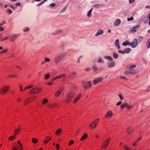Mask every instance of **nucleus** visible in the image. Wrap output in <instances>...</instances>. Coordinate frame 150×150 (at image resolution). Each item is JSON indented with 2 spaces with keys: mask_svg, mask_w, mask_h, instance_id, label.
Returning <instances> with one entry per match:
<instances>
[{
  "mask_svg": "<svg viewBox=\"0 0 150 150\" xmlns=\"http://www.w3.org/2000/svg\"><path fill=\"white\" fill-rule=\"evenodd\" d=\"M18 36V35L15 34L11 36L9 38L10 41L12 42L15 40Z\"/></svg>",
  "mask_w": 150,
  "mask_h": 150,
  "instance_id": "15",
  "label": "nucleus"
},
{
  "mask_svg": "<svg viewBox=\"0 0 150 150\" xmlns=\"http://www.w3.org/2000/svg\"><path fill=\"white\" fill-rule=\"evenodd\" d=\"M4 29L3 27L0 26V31H4Z\"/></svg>",
  "mask_w": 150,
  "mask_h": 150,
  "instance_id": "60",
  "label": "nucleus"
},
{
  "mask_svg": "<svg viewBox=\"0 0 150 150\" xmlns=\"http://www.w3.org/2000/svg\"><path fill=\"white\" fill-rule=\"evenodd\" d=\"M10 87L8 85L3 86L0 89V93L1 94H6L9 89Z\"/></svg>",
  "mask_w": 150,
  "mask_h": 150,
  "instance_id": "3",
  "label": "nucleus"
},
{
  "mask_svg": "<svg viewBox=\"0 0 150 150\" xmlns=\"http://www.w3.org/2000/svg\"><path fill=\"white\" fill-rule=\"evenodd\" d=\"M115 65V63L114 62H112L108 63V67H112L114 66Z\"/></svg>",
  "mask_w": 150,
  "mask_h": 150,
  "instance_id": "29",
  "label": "nucleus"
},
{
  "mask_svg": "<svg viewBox=\"0 0 150 150\" xmlns=\"http://www.w3.org/2000/svg\"><path fill=\"white\" fill-rule=\"evenodd\" d=\"M50 75L49 74H46L45 76V79H48L50 77Z\"/></svg>",
  "mask_w": 150,
  "mask_h": 150,
  "instance_id": "46",
  "label": "nucleus"
},
{
  "mask_svg": "<svg viewBox=\"0 0 150 150\" xmlns=\"http://www.w3.org/2000/svg\"><path fill=\"white\" fill-rule=\"evenodd\" d=\"M129 43L130 42H129V41L127 40L122 43V45L125 46L128 45H129Z\"/></svg>",
  "mask_w": 150,
  "mask_h": 150,
  "instance_id": "37",
  "label": "nucleus"
},
{
  "mask_svg": "<svg viewBox=\"0 0 150 150\" xmlns=\"http://www.w3.org/2000/svg\"><path fill=\"white\" fill-rule=\"evenodd\" d=\"M99 122L100 119L99 118L95 119L91 123L89 124V128L90 129H96Z\"/></svg>",
  "mask_w": 150,
  "mask_h": 150,
  "instance_id": "2",
  "label": "nucleus"
},
{
  "mask_svg": "<svg viewBox=\"0 0 150 150\" xmlns=\"http://www.w3.org/2000/svg\"><path fill=\"white\" fill-rule=\"evenodd\" d=\"M62 91L58 90L56 91L54 93V96L55 97H57L59 96L61 94Z\"/></svg>",
  "mask_w": 150,
  "mask_h": 150,
  "instance_id": "24",
  "label": "nucleus"
},
{
  "mask_svg": "<svg viewBox=\"0 0 150 150\" xmlns=\"http://www.w3.org/2000/svg\"><path fill=\"white\" fill-rule=\"evenodd\" d=\"M74 144V142L73 140H71L70 141L68 144V145L69 146H71L73 145Z\"/></svg>",
  "mask_w": 150,
  "mask_h": 150,
  "instance_id": "35",
  "label": "nucleus"
},
{
  "mask_svg": "<svg viewBox=\"0 0 150 150\" xmlns=\"http://www.w3.org/2000/svg\"><path fill=\"white\" fill-rule=\"evenodd\" d=\"M75 94L74 91L70 92L68 93L65 96V101L67 103H70Z\"/></svg>",
  "mask_w": 150,
  "mask_h": 150,
  "instance_id": "1",
  "label": "nucleus"
},
{
  "mask_svg": "<svg viewBox=\"0 0 150 150\" xmlns=\"http://www.w3.org/2000/svg\"><path fill=\"white\" fill-rule=\"evenodd\" d=\"M97 62L98 63H103L104 61L100 57H99L98 59L97 60Z\"/></svg>",
  "mask_w": 150,
  "mask_h": 150,
  "instance_id": "42",
  "label": "nucleus"
},
{
  "mask_svg": "<svg viewBox=\"0 0 150 150\" xmlns=\"http://www.w3.org/2000/svg\"><path fill=\"white\" fill-rule=\"evenodd\" d=\"M64 57V56L62 55H61L59 56H58L56 57L55 59V61L56 63H58Z\"/></svg>",
  "mask_w": 150,
  "mask_h": 150,
  "instance_id": "17",
  "label": "nucleus"
},
{
  "mask_svg": "<svg viewBox=\"0 0 150 150\" xmlns=\"http://www.w3.org/2000/svg\"><path fill=\"white\" fill-rule=\"evenodd\" d=\"M93 8H92L87 13V16L88 17H90L91 16V13L92 11Z\"/></svg>",
  "mask_w": 150,
  "mask_h": 150,
  "instance_id": "43",
  "label": "nucleus"
},
{
  "mask_svg": "<svg viewBox=\"0 0 150 150\" xmlns=\"http://www.w3.org/2000/svg\"><path fill=\"white\" fill-rule=\"evenodd\" d=\"M50 61L49 58H45V62H50Z\"/></svg>",
  "mask_w": 150,
  "mask_h": 150,
  "instance_id": "52",
  "label": "nucleus"
},
{
  "mask_svg": "<svg viewBox=\"0 0 150 150\" xmlns=\"http://www.w3.org/2000/svg\"><path fill=\"white\" fill-rule=\"evenodd\" d=\"M122 103V102L121 101H120L119 102H118V103H117L116 105H117V106H118L119 105H120Z\"/></svg>",
  "mask_w": 150,
  "mask_h": 150,
  "instance_id": "59",
  "label": "nucleus"
},
{
  "mask_svg": "<svg viewBox=\"0 0 150 150\" xmlns=\"http://www.w3.org/2000/svg\"><path fill=\"white\" fill-rule=\"evenodd\" d=\"M31 102L29 98H28L25 100L24 102V104L25 105H27L28 103H31Z\"/></svg>",
  "mask_w": 150,
  "mask_h": 150,
  "instance_id": "26",
  "label": "nucleus"
},
{
  "mask_svg": "<svg viewBox=\"0 0 150 150\" xmlns=\"http://www.w3.org/2000/svg\"><path fill=\"white\" fill-rule=\"evenodd\" d=\"M106 58L108 59V60L112 61V58L110 56H108L106 57Z\"/></svg>",
  "mask_w": 150,
  "mask_h": 150,
  "instance_id": "49",
  "label": "nucleus"
},
{
  "mask_svg": "<svg viewBox=\"0 0 150 150\" xmlns=\"http://www.w3.org/2000/svg\"><path fill=\"white\" fill-rule=\"evenodd\" d=\"M131 51V49L130 48H127L125 49L123 51L121 50H119L118 52L119 53H121L122 54H124L125 53H129Z\"/></svg>",
  "mask_w": 150,
  "mask_h": 150,
  "instance_id": "14",
  "label": "nucleus"
},
{
  "mask_svg": "<svg viewBox=\"0 0 150 150\" xmlns=\"http://www.w3.org/2000/svg\"><path fill=\"white\" fill-rule=\"evenodd\" d=\"M55 6V4L54 3H52L50 4V6L51 7H54Z\"/></svg>",
  "mask_w": 150,
  "mask_h": 150,
  "instance_id": "57",
  "label": "nucleus"
},
{
  "mask_svg": "<svg viewBox=\"0 0 150 150\" xmlns=\"http://www.w3.org/2000/svg\"><path fill=\"white\" fill-rule=\"evenodd\" d=\"M55 146L57 148L56 150H58L60 148L59 144H57Z\"/></svg>",
  "mask_w": 150,
  "mask_h": 150,
  "instance_id": "48",
  "label": "nucleus"
},
{
  "mask_svg": "<svg viewBox=\"0 0 150 150\" xmlns=\"http://www.w3.org/2000/svg\"><path fill=\"white\" fill-rule=\"evenodd\" d=\"M113 115V113L112 111L110 110L108 111L105 116L106 118H110Z\"/></svg>",
  "mask_w": 150,
  "mask_h": 150,
  "instance_id": "10",
  "label": "nucleus"
},
{
  "mask_svg": "<svg viewBox=\"0 0 150 150\" xmlns=\"http://www.w3.org/2000/svg\"><path fill=\"white\" fill-rule=\"evenodd\" d=\"M127 19L128 21H130L133 20L134 18L132 17H130V18H128Z\"/></svg>",
  "mask_w": 150,
  "mask_h": 150,
  "instance_id": "55",
  "label": "nucleus"
},
{
  "mask_svg": "<svg viewBox=\"0 0 150 150\" xmlns=\"http://www.w3.org/2000/svg\"><path fill=\"white\" fill-rule=\"evenodd\" d=\"M17 143L18 144H19V146L23 145L21 143V142L19 141Z\"/></svg>",
  "mask_w": 150,
  "mask_h": 150,
  "instance_id": "63",
  "label": "nucleus"
},
{
  "mask_svg": "<svg viewBox=\"0 0 150 150\" xmlns=\"http://www.w3.org/2000/svg\"><path fill=\"white\" fill-rule=\"evenodd\" d=\"M51 139V137L47 136L45 137V139L44 141V143L45 144H46L49 142V141Z\"/></svg>",
  "mask_w": 150,
  "mask_h": 150,
  "instance_id": "20",
  "label": "nucleus"
},
{
  "mask_svg": "<svg viewBox=\"0 0 150 150\" xmlns=\"http://www.w3.org/2000/svg\"><path fill=\"white\" fill-rule=\"evenodd\" d=\"M42 89L41 87H37L33 88L30 91L31 94H36L39 93L42 91Z\"/></svg>",
  "mask_w": 150,
  "mask_h": 150,
  "instance_id": "6",
  "label": "nucleus"
},
{
  "mask_svg": "<svg viewBox=\"0 0 150 150\" xmlns=\"http://www.w3.org/2000/svg\"><path fill=\"white\" fill-rule=\"evenodd\" d=\"M10 78H16V75L15 74H12L9 76Z\"/></svg>",
  "mask_w": 150,
  "mask_h": 150,
  "instance_id": "51",
  "label": "nucleus"
},
{
  "mask_svg": "<svg viewBox=\"0 0 150 150\" xmlns=\"http://www.w3.org/2000/svg\"><path fill=\"white\" fill-rule=\"evenodd\" d=\"M48 102V100L47 98H45L42 100V104L43 105H45L47 104Z\"/></svg>",
  "mask_w": 150,
  "mask_h": 150,
  "instance_id": "23",
  "label": "nucleus"
},
{
  "mask_svg": "<svg viewBox=\"0 0 150 150\" xmlns=\"http://www.w3.org/2000/svg\"><path fill=\"white\" fill-rule=\"evenodd\" d=\"M16 138V137L15 136L10 137L8 138V140L10 141H12L14 140Z\"/></svg>",
  "mask_w": 150,
  "mask_h": 150,
  "instance_id": "34",
  "label": "nucleus"
},
{
  "mask_svg": "<svg viewBox=\"0 0 150 150\" xmlns=\"http://www.w3.org/2000/svg\"><path fill=\"white\" fill-rule=\"evenodd\" d=\"M9 37V36H7L4 37L1 40V41H3L7 40Z\"/></svg>",
  "mask_w": 150,
  "mask_h": 150,
  "instance_id": "38",
  "label": "nucleus"
},
{
  "mask_svg": "<svg viewBox=\"0 0 150 150\" xmlns=\"http://www.w3.org/2000/svg\"><path fill=\"white\" fill-rule=\"evenodd\" d=\"M21 130V129L18 128L16 129L14 131V133L15 134H17L18 132Z\"/></svg>",
  "mask_w": 150,
  "mask_h": 150,
  "instance_id": "40",
  "label": "nucleus"
},
{
  "mask_svg": "<svg viewBox=\"0 0 150 150\" xmlns=\"http://www.w3.org/2000/svg\"><path fill=\"white\" fill-rule=\"evenodd\" d=\"M115 45L118 49H120V47L119 45V40L118 39H117L115 41Z\"/></svg>",
  "mask_w": 150,
  "mask_h": 150,
  "instance_id": "28",
  "label": "nucleus"
},
{
  "mask_svg": "<svg viewBox=\"0 0 150 150\" xmlns=\"http://www.w3.org/2000/svg\"><path fill=\"white\" fill-rule=\"evenodd\" d=\"M66 75L65 74H61L55 77L52 79V81H53L54 80L58 79H60L63 77H65Z\"/></svg>",
  "mask_w": 150,
  "mask_h": 150,
  "instance_id": "19",
  "label": "nucleus"
},
{
  "mask_svg": "<svg viewBox=\"0 0 150 150\" xmlns=\"http://www.w3.org/2000/svg\"><path fill=\"white\" fill-rule=\"evenodd\" d=\"M82 96V93H79L74 98L73 103L74 104H76L80 100Z\"/></svg>",
  "mask_w": 150,
  "mask_h": 150,
  "instance_id": "9",
  "label": "nucleus"
},
{
  "mask_svg": "<svg viewBox=\"0 0 150 150\" xmlns=\"http://www.w3.org/2000/svg\"><path fill=\"white\" fill-rule=\"evenodd\" d=\"M83 86L84 88L88 89L91 87L92 86V84L91 82L88 81L84 83Z\"/></svg>",
  "mask_w": 150,
  "mask_h": 150,
  "instance_id": "13",
  "label": "nucleus"
},
{
  "mask_svg": "<svg viewBox=\"0 0 150 150\" xmlns=\"http://www.w3.org/2000/svg\"><path fill=\"white\" fill-rule=\"evenodd\" d=\"M7 12L9 13V14H11L12 13V11L11 10V9H8L7 10Z\"/></svg>",
  "mask_w": 150,
  "mask_h": 150,
  "instance_id": "61",
  "label": "nucleus"
},
{
  "mask_svg": "<svg viewBox=\"0 0 150 150\" xmlns=\"http://www.w3.org/2000/svg\"><path fill=\"white\" fill-rule=\"evenodd\" d=\"M133 106L132 105H129L127 103H123L120 106V109L122 110L125 108H126L130 110L133 108Z\"/></svg>",
  "mask_w": 150,
  "mask_h": 150,
  "instance_id": "7",
  "label": "nucleus"
},
{
  "mask_svg": "<svg viewBox=\"0 0 150 150\" xmlns=\"http://www.w3.org/2000/svg\"><path fill=\"white\" fill-rule=\"evenodd\" d=\"M18 146L17 144L13 146L12 147V150H18Z\"/></svg>",
  "mask_w": 150,
  "mask_h": 150,
  "instance_id": "33",
  "label": "nucleus"
},
{
  "mask_svg": "<svg viewBox=\"0 0 150 150\" xmlns=\"http://www.w3.org/2000/svg\"><path fill=\"white\" fill-rule=\"evenodd\" d=\"M104 33L103 31L102 30H99L96 33V34L95 35L97 36L99 35L103 34Z\"/></svg>",
  "mask_w": 150,
  "mask_h": 150,
  "instance_id": "27",
  "label": "nucleus"
},
{
  "mask_svg": "<svg viewBox=\"0 0 150 150\" xmlns=\"http://www.w3.org/2000/svg\"><path fill=\"white\" fill-rule=\"evenodd\" d=\"M121 21L120 19H117L114 23V25L115 26H117L119 25L121 23Z\"/></svg>",
  "mask_w": 150,
  "mask_h": 150,
  "instance_id": "25",
  "label": "nucleus"
},
{
  "mask_svg": "<svg viewBox=\"0 0 150 150\" xmlns=\"http://www.w3.org/2000/svg\"><path fill=\"white\" fill-rule=\"evenodd\" d=\"M125 74H133V72L132 71H131L129 69L126 71L125 72Z\"/></svg>",
  "mask_w": 150,
  "mask_h": 150,
  "instance_id": "31",
  "label": "nucleus"
},
{
  "mask_svg": "<svg viewBox=\"0 0 150 150\" xmlns=\"http://www.w3.org/2000/svg\"><path fill=\"white\" fill-rule=\"evenodd\" d=\"M138 45V42L136 39L134 38L132 42H130L129 45L132 48L136 47Z\"/></svg>",
  "mask_w": 150,
  "mask_h": 150,
  "instance_id": "11",
  "label": "nucleus"
},
{
  "mask_svg": "<svg viewBox=\"0 0 150 150\" xmlns=\"http://www.w3.org/2000/svg\"><path fill=\"white\" fill-rule=\"evenodd\" d=\"M141 26L140 25H138L136 27H133L130 29L131 31H136L137 30L140 28Z\"/></svg>",
  "mask_w": 150,
  "mask_h": 150,
  "instance_id": "21",
  "label": "nucleus"
},
{
  "mask_svg": "<svg viewBox=\"0 0 150 150\" xmlns=\"http://www.w3.org/2000/svg\"><path fill=\"white\" fill-rule=\"evenodd\" d=\"M57 106L58 103H50L47 105L48 107L50 109H53L56 108Z\"/></svg>",
  "mask_w": 150,
  "mask_h": 150,
  "instance_id": "12",
  "label": "nucleus"
},
{
  "mask_svg": "<svg viewBox=\"0 0 150 150\" xmlns=\"http://www.w3.org/2000/svg\"><path fill=\"white\" fill-rule=\"evenodd\" d=\"M88 137V134L86 133H83L80 139L81 141H83L87 139Z\"/></svg>",
  "mask_w": 150,
  "mask_h": 150,
  "instance_id": "18",
  "label": "nucleus"
},
{
  "mask_svg": "<svg viewBox=\"0 0 150 150\" xmlns=\"http://www.w3.org/2000/svg\"><path fill=\"white\" fill-rule=\"evenodd\" d=\"M92 68L95 71H96L98 69V68L97 67L96 65H94L93 66Z\"/></svg>",
  "mask_w": 150,
  "mask_h": 150,
  "instance_id": "39",
  "label": "nucleus"
},
{
  "mask_svg": "<svg viewBox=\"0 0 150 150\" xmlns=\"http://www.w3.org/2000/svg\"><path fill=\"white\" fill-rule=\"evenodd\" d=\"M111 140L110 138H108L103 142L101 146L102 149H104L107 147L109 145V142Z\"/></svg>",
  "mask_w": 150,
  "mask_h": 150,
  "instance_id": "4",
  "label": "nucleus"
},
{
  "mask_svg": "<svg viewBox=\"0 0 150 150\" xmlns=\"http://www.w3.org/2000/svg\"><path fill=\"white\" fill-rule=\"evenodd\" d=\"M143 21L144 23H147L148 21V18H146L145 17L144 18Z\"/></svg>",
  "mask_w": 150,
  "mask_h": 150,
  "instance_id": "45",
  "label": "nucleus"
},
{
  "mask_svg": "<svg viewBox=\"0 0 150 150\" xmlns=\"http://www.w3.org/2000/svg\"><path fill=\"white\" fill-rule=\"evenodd\" d=\"M147 48H149L150 47V38L149 39L147 42Z\"/></svg>",
  "mask_w": 150,
  "mask_h": 150,
  "instance_id": "41",
  "label": "nucleus"
},
{
  "mask_svg": "<svg viewBox=\"0 0 150 150\" xmlns=\"http://www.w3.org/2000/svg\"><path fill=\"white\" fill-rule=\"evenodd\" d=\"M119 96L120 97V99L121 100H122L124 99V97L123 96L120 94H119Z\"/></svg>",
  "mask_w": 150,
  "mask_h": 150,
  "instance_id": "53",
  "label": "nucleus"
},
{
  "mask_svg": "<svg viewBox=\"0 0 150 150\" xmlns=\"http://www.w3.org/2000/svg\"><path fill=\"white\" fill-rule=\"evenodd\" d=\"M7 50H3V51H1L0 52V53L1 54H3L4 53L7 52Z\"/></svg>",
  "mask_w": 150,
  "mask_h": 150,
  "instance_id": "50",
  "label": "nucleus"
},
{
  "mask_svg": "<svg viewBox=\"0 0 150 150\" xmlns=\"http://www.w3.org/2000/svg\"><path fill=\"white\" fill-rule=\"evenodd\" d=\"M31 102L34 101L37 98V97L36 96H33L29 98Z\"/></svg>",
  "mask_w": 150,
  "mask_h": 150,
  "instance_id": "36",
  "label": "nucleus"
},
{
  "mask_svg": "<svg viewBox=\"0 0 150 150\" xmlns=\"http://www.w3.org/2000/svg\"><path fill=\"white\" fill-rule=\"evenodd\" d=\"M17 100L18 102H20L21 101V99L20 98H18Z\"/></svg>",
  "mask_w": 150,
  "mask_h": 150,
  "instance_id": "64",
  "label": "nucleus"
},
{
  "mask_svg": "<svg viewBox=\"0 0 150 150\" xmlns=\"http://www.w3.org/2000/svg\"><path fill=\"white\" fill-rule=\"evenodd\" d=\"M33 85H31L30 86H26L25 87V89H30L32 88L33 87Z\"/></svg>",
  "mask_w": 150,
  "mask_h": 150,
  "instance_id": "44",
  "label": "nucleus"
},
{
  "mask_svg": "<svg viewBox=\"0 0 150 150\" xmlns=\"http://www.w3.org/2000/svg\"><path fill=\"white\" fill-rule=\"evenodd\" d=\"M124 150H132L130 148H128L127 146H125V149Z\"/></svg>",
  "mask_w": 150,
  "mask_h": 150,
  "instance_id": "54",
  "label": "nucleus"
},
{
  "mask_svg": "<svg viewBox=\"0 0 150 150\" xmlns=\"http://www.w3.org/2000/svg\"><path fill=\"white\" fill-rule=\"evenodd\" d=\"M142 137H139L138 139L136 141V142H137L139 141L142 139Z\"/></svg>",
  "mask_w": 150,
  "mask_h": 150,
  "instance_id": "62",
  "label": "nucleus"
},
{
  "mask_svg": "<svg viewBox=\"0 0 150 150\" xmlns=\"http://www.w3.org/2000/svg\"><path fill=\"white\" fill-rule=\"evenodd\" d=\"M103 80L104 78L103 77H100L94 79L93 81V83L94 85H96L103 81Z\"/></svg>",
  "mask_w": 150,
  "mask_h": 150,
  "instance_id": "8",
  "label": "nucleus"
},
{
  "mask_svg": "<svg viewBox=\"0 0 150 150\" xmlns=\"http://www.w3.org/2000/svg\"><path fill=\"white\" fill-rule=\"evenodd\" d=\"M134 130L133 128L131 126L128 127L126 131L128 134H131L132 132L134 131Z\"/></svg>",
  "mask_w": 150,
  "mask_h": 150,
  "instance_id": "16",
  "label": "nucleus"
},
{
  "mask_svg": "<svg viewBox=\"0 0 150 150\" xmlns=\"http://www.w3.org/2000/svg\"><path fill=\"white\" fill-rule=\"evenodd\" d=\"M62 132V129H59L56 130L55 131V134L57 136H59Z\"/></svg>",
  "mask_w": 150,
  "mask_h": 150,
  "instance_id": "22",
  "label": "nucleus"
},
{
  "mask_svg": "<svg viewBox=\"0 0 150 150\" xmlns=\"http://www.w3.org/2000/svg\"><path fill=\"white\" fill-rule=\"evenodd\" d=\"M29 28L26 27L23 30L24 31H28L29 30Z\"/></svg>",
  "mask_w": 150,
  "mask_h": 150,
  "instance_id": "58",
  "label": "nucleus"
},
{
  "mask_svg": "<svg viewBox=\"0 0 150 150\" xmlns=\"http://www.w3.org/2000/svg\"><path fill=\"white\" fill-rule=\"evenodd\" d=\"M31 140L32 142L34 144H36L38 142V139L35 138H32Z\"/></svg>",
  "mask_w": 150,
  "mask_h": 150,
  "instance_id": "32",
  "label": "nucleus"
},
{
  "mask_svg": "<svg viewBox=\"0 0 150 150\" xmlns=\"http://www.w3.org/2000/svg\"><path fill=\"white\" fill-rule=\"evenodd\" d=\"M113 57H114L115 59L117 58L118 57V55L117 54L115 53H113Z\"/></svg>",
  "mask_w": 150,
  "mask_h": 150,
  "instance_id": "47",
  "label": "nucleus"
},
{
  "mask_svg": "<svg viewBox=\"0 0 150 150\" xmlns=\"http://www.w3.org/2000/svg\"><path fill=\"white\" fill-rule=\"evenodd\" d=\"M70 75L71 77L75 76L77 75V73L75 71H73L70 73Z\"/></svg>",
  "mask_w": 150,
  "mask_h": 150,
  "instance_id": "30",
  "label": "nucleus"
},
{
  "mask_svg": "<svg viewBox=\"0 0 150 150\" xmlns=\"http://www.w3.org/2000/svg\"><path fill=\"white\" fill-rule=\"evenodd\" d=\"M142 37L139 36V38H138V41L140 42L142 40Z\"/></svg>",
  "mask_w": 150,
  "mask_h": 150,
  "instance_id": "56",
  "label": "nucleus"
},
{
  "mask_svg": "<svg viewBox=\"0 0 150 150\" xmlns=\"http://www.w3.org/2000/svg\"><path fill=\"white\" fill-rule=\"evenodd\" d=\"M136 67V65L135 64H129L126 67V68L127 69H129L131 71H132L133 72V74H134L137 73V71L135 69H133Z\"/></svg>",
  "mask_w": 150,
  "mask_h": 150,
  "instance_id": "5",
  "label": "nucleus"
}]
</instances>
